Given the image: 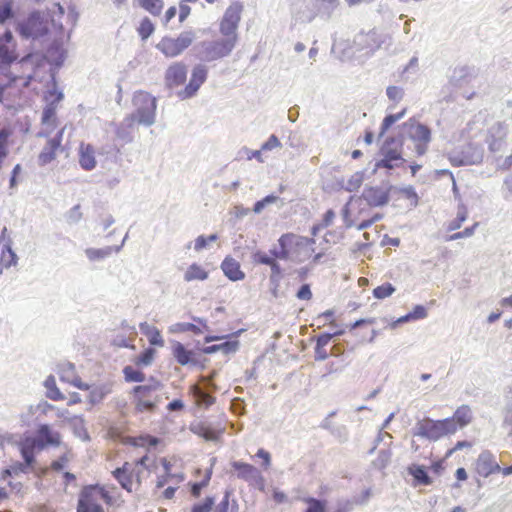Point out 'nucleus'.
Listing matches in <instances>:
<instances>
[{
    "instance_id": "obj_1",
    "label": "nucleus",
    "mask_w": 512,
    "mask_h": 512,
    "mask_svg": "<svg viewBox=\"0 0 512 512\" xmlns=\"http://www.w3.org/2000/svg\"><path fill=\"white\" fill-rule=\"evenodd\" d=\"M242 11L243 5L240 2H233L226 9L219 24V30L223 37L210 42L205 47L206 60H218L228 56L233 51L238 40L237 29Z\"/></svg>"
},
{
    "instance_id": "obj_2",
    "label": "nucleus",
    "mask_w": 512,
    "mask_h": 512,
    "mask_svg": "<svg viewBox=\"0 0 512 512\" xmlns=\"http://www.w3.org/2000/svg\"><path fill=\"white\" fill-rule=\"evenodd\" d=\"M99 500L109 507H119L124 503L121 492L115 485L89 484L84 485L79 492L76 512H106Z\"/></svg>"
},
{
    "instance_id": "obj_3",
    "label": "nucleus",
    "mask_w": 512,
    "mask_h": 512,
    "mask_svg": "<svg viewBox=\"0 0 512 512\" xmlns=\"http://www.w3.org/2000/svg\"><path fill=\"white\" fill-rule=\"evenodd\" d=\"M280 251L278 258L286 259L293 252L304 260L317 262L326 253L327 247L316 244L314 238L297 236L295 234H284L279 239Z\"/></svg>"
},
{
    "instance_id": "obj_4",
    "label": "nucleus",
    "mask_w": 512,
    "mask_h": 512,
    "mask_svg": "<svg viewBox=\"0 0 512 512\" xmlns=\"http://www.w3.org/2000/svg\"><path fill=\"white\" fill-rule=\"evenodd\" d=\"M161 388V382L154 378H151L149 384L135 386L130 392L135 410L138 412L154 411L160 402L158 391Z\"/></svg>"
},
{
    "instance_id": "obj_5",
    "label": "nucleus",
    "mask_w": 512,
    "mask_h": 512,
    "mask_svg": "<svg viewBox=\"0 0 512 512\" xmlns=\"http://www.w3.org/2000/svg\"><path fill=\"white\" fill-rule=\"evenodd\" d=\"M455 433L450 419L433 420L425 417L416 423L414 435L428 440L436 441Z\"/></svg>"
},
{
    "instance_id": "obj_6",
    "label": "nucleus",
    "mask_w": 512,
    "mask_h": 512,
    "mask_svg": "<svg viewBox=\"0 0 512 512\" xmlns=\"http://www.w3.org/2000/svg\"><path fill=\"white\" fill-rule=\"evenodd\" d=\"M135 112L132 119L139 124L150 125L154 121L156 110V99L146 91H137L133 95Z\"/></svg>"
},
{
    "instance_id": "obj_7",
    "label": "nucleus",
    "mask_w": 512,
    "mask_h": 512,
    "mask_svg": "<svg viewBox=\"0 0 512 512\" xmlns=\"http://www.w3.org/2000/svg\"><path fill=\"white\" fill-rule=\"evenodd\" d=\"M112 476L128 493L136 492L141 487V470L131 462L126 461L121 467L114 469Z\"/></svg>"
},
{
    "instance_id": "obj_8",
    "label": "nucleus",
    "mask_w": 512,
    "mask_h": 512,
    "mask_svg": "<svg viewBox=\"0 0 512 512\" xmlns=\"http://www.w3.org/2000/svg\"><path fill=\"white\" fill-rule=\"evenodd\" d=\"M17 31L24 38L37 39L48 34L49 22L39 12H33L18 23Z\"/></svg>"
},
{
    "instance_id": "obj_9",
    "label": "nucleus",
    "mask_w": 512,
    "mask_h": 512,
    "mask_svg": "<svg viewBox=\"0 0 512 512\" xmlns=\"http://www.w3.org/2000/svg\"><path fill=\"white\" fill-rule=\"evenodd\" d=\"M194 39V33L186 31L179 34L177 38L163 37L156 45V48L166 57L174 58L186 50L193 43Z\"/></svg>"
},
{
    "instance_id": "obj_10",
    "label": "nucleus",
    "mask_w": 512,
    "mask_h": 512,
    "mask_svg": "<svg viewBox=\"0 0 512 512\" xmlns=\"http://www.w3.org/2000/svg\"><path fill=\"white\" fill-rule=\"evenodd\" d=\"M18 59L17 43L10 30H6L0 36V63L11 65Z\"/></svg>"
},
{
    "instance_id": "obj_11",
    "label": "nucleus",
    "mask_w": 512,
    "mask_h": 512,
    "mask_svg": "<svg viewBox=\"0 0 512 512\" xmlns=\"http://www.w3.org/2000/svg\"><path fill=\"white\" fill-rule=\"evenodd\" d=\"M64 128L58 130L54 137L47 140L46 145L38 155V163L41 166H45L56 159L58 151L62 147Z\"/></svg>"
},
{
    "instance_id": "obj_12",
    "label": "nucleus",
    "mask_w": 512,
    "mask_h": 512,
    "mask_svg": "<svg viewBox=\"0 0 512 512\" xmlns=\"http://www.w3.org/2000/svg\"><path fill=\"white\" fill-rule=\"evenodd\" d=\"M208 71L205 66L197 65L193 68L189 83L179 92L181 99H187L196 94L201 85L207 79Z\"/></svg>"
},
{
    "instance_id": "obj_13",
    "label": "nucleus",
    "mask_w": 512,
    "mask_h": 512,
    "mask_svg": "<svg viewBox=\"0 0 512 512\" xmlns=\"http://www.w3.org/2000/svg\"><path fill=\"white\" fill-rule=\"evenodd\" d=\"M476 471L483 477H488L491 474L501 470L500 465L496 461L495 456L488 450L480 453L476 460Z\"/></svg>"
},
{
    "instance_id": "obj_14",
    "label": "nucleus",
    "mask_w": 512,
    "mask_h": 512,
    "mask_svg": "<svg viewBox=\"0 0 512 512\" xmlns=\"http://www.w3.org/2000/svg\"><path fill=\"white\" fill-rule=\"evenodd\" d=\"M187 68L181 62L171 64L165 72V83L167 87H178L186 81Z\"/></svg>"
},
{
    "instance_id": "obj_15",
    "label": "nucleus",
    "mask_w": 512,
    "mask_h": 512,
    "mask_svg": "<svg viewBox=\"0 0 512 512\" xmlns=\"http://www.w3.org/2000/svg\"><path fill=\"white\" fill-rule=\"evenodd\" d=\"M383 158L375 163L374 170L377 171L381 168L394 169L403 164L404 159L402 158L401 151L397 148L386 149L385 147L381 150Z\"/></svg>"
},
{
    "instance_id": "obj_16",
    "label": "nucleus",
    "mask_w": 512,
    "mask_h": 512,
    "mask_svg": "<svg viewBox=\"0 0 512 512\" xmlns=\"http://www.w3.org/2000/svg\"><path fill=\"white\" fill-rule=\"evenodd\" d=\"M411 139L416 142V149L419 155L425 153L427 145L431 140L430 129L423 124H416L411 127Z\"/></svg>"
},
{
    "instance_id": "obj_17",
    "label": "nucleus",
    "mask_w": 512,
    "mask_h": 512,
    "mask_svg": "<svg viewBox=\"0 0 512 512\" xmlns=\"http://www.w3.org/2000/svg\"><path fill=\"white\" fill-rule=\"evenodd\" d=\"M36 444L39 448L47 445L59 446L61 443V436L58 432L52 431L48 425H41L37 431Z\"/></svg>"
},
{
    "instance_id": "obj_18",
    "label": "nucleus",
    "mask_w": 512,
    "mask_h": 512,
    "mask_svg": "<svg viewBox=\"0 0 512 512\" xmlns=\"http://www.w3.org/2000/svg\"><path fill=\"white\" fill-rule=\"evenodd\" d=\"M41 123L46 126V128L39 132L38 136L48 138L58 124L56 106L53 103L44 108Z\"/></svg>"
},
{
    "instance_id": "obj_19",
    "label": "nucleus",
    "mask_w": 512,
    "mask_h": 512,
    "mask_svg": "<svg viewBox=\"0 0 512 512\" xmlns=\"http://www.w3.org/2000/svg\"><path fill=\"white\" fill-rule=\"evenodd\" d=\"M95 148L88 143H80L79 145V164L86 171L93 170L96 167Z\"/></svg>"
},
{
    "instance_id": "obj_20",
    "label": "nucleus",
    "mask_w": 512,
    "mask_h": 512,
    "mask_svg": "<svg viewBox=\"0 0 512 512\" xmlns=\"http://www.w3.org/2000/svg\"><path fill=\"white\" fill-rule=\"evenodd\" d=\"M221 269L224 275L231 281H240L245 278V273L241 270L240 263L233 257H225L221 263Z\"/></svg>"
},
{
    "instance_id": "obj_21",
    "label": "nucleus",
    "mask_w": 512,
    "mask_h": 512,
    "mask_svg": "<svg viewBox=\"0 0 512 512\" xmlns=\"http://www.w3.org/2000/svg\"><path fill=\"white\" fill-rule=\"evenodd\" d=\"M365 201L371 206H382L389 200V194L380 187H368L362 194Z\"/></svg>"
},
{
    "instance_id": "obj_22",
    "label": "nucleus",
    "mask_w": 512,
    "mask_h": 512,
    "mask_svg": "<svg viewBox=\"0 0 512 512\" xmlns=\"http://www.w3.org/2000/svg\"><path fill=\"white\" fill-rule=\"evenodd\" d=\"M448 419L451 420V424L455 428L456 432L458 428H463L472 421L471 409L468 405H462L458 407L453 416Z\"/></svg>"
},
{
    "instance_id": "obj_23",
    "label": "nucleus",
    "mask_w": 512,
    "mask_h": 512,
    "mask_svg": "<svg viewBox=\"0 0 512 512\" xmlns=\"http://www.w3.org/2000/svg\"><path fill=\"white\" fill-rule=\"evenodd\" d=\"M140 331L143 335H145L152 346L163 347L164 339L161 335L160 330L147 322H142L139 324Z\"/></svg>"
},
{
    "instance_id": "obj_24",
    "label": "nucleus",
    "mask_w": 512,
    "mask_h": 512,
    "mask_svg": "<svg viewBox=\"0 0 512 512\" xmlns=\"http://www.w3.org/2000/svg\"><path fill=\"white\" fill-rule=\"evenodd\" d=\"M198 324L195 325L193 323H177L173 329L174 332H192L196 335L203 333L204 331H208L209 327L207 325V321L202 318L194 319Z\"/></svg>"
},
{
    "instance_id": "obj_25",
    "label": "nucleus",
    "mask_w": 512,
    "mask_h": 512,
    "mask_svg": "<svg viewBox=\"0 0 512 512\" xmlns=\"http://www.w3.org/2000/svg\"><path fill=\"white\" fill-rule=\"evenodd\" d=\"M172 354L177 363L182 366H185L193 361V351L186 349V347L180 342L173 343Z\"/></svg>"
},
{
    "instance_id": "obj_26",
    "label": "nucleus",
    "mask_w": 512,
    "mask_h": 512,
    "mask_svg": "<svg viewBox=\"0 0 512 512\" xmlns=\"http://www.w3.org/2000/svg\"><path fill=\"white\" fill-rule=\"evenodd\" d=\"M190 393L194 398L195 404L200 407L208 408L215 402V398L203 391L198 385L190 387Z\"/></svg>"
},
{
    "instance_id": "obj_27",
    "label": "nucleus",
    "mask_w": 512,
    "mask_h": 512,
    "mask_svg": "<svg viewBox=\"0 0 512 512\" xmlns=\"http://www.w3.org/2000/svg\"><path fill=\"white\" fill-rule=\"evenodd\" d=\"M38 447L36 440L33 438H26L20 443V452L24 459V462L32 467L35 462V448Z\"/></svg>"
},
{
    "instance_id": "obj_28",
    "label": "nucleus",
    "mask_w": 512,
    "mask_h": 512,
    "mask_svg": "<svg viewBox=\"0 0 512 512\" xmlns=\"http://www.w3.org/2000/svg\"><path fill=\"white\" fill-rule=\"evenodd\" d=\"M232 467L237 472V476L241 479L248 480L259 474L257 468L249 463L236 461L232 463Z\"/></svg>"
},
{
    "instance_id": "obj_29",
    "label": "nucleus",
    "mask_w": 512,
    "mask_h": 512,
    "mask_svg": "<svg viewBox=\"0 0 512 512\" xmlns=\"http://www.w3.org/2000/svg\"><path fill=\"white\" fill-rule=\"evenodd\" d=\"M208 278V272L199 264L193 263L191 264L185 274H184V280L187 282H191L194 280H206Z\"/></svg>"
},
{
    "instance_id": "obj_30",
    "label": "nucleus",
    "mask_w": 512,
    "mask_h": 512,
    "mask_svg": "<svg viewBox=\"0 0 512 512\" xmlns=\"http://www.w3.org/2000/svg\"><path fill=\"white\" fill-rule=\"evenodd\" d=\"M239 347V341H226L221 344H215L211 346H207L203 349L205 354H212L218 351H223L226 354L236 352Z\"/></svg>"
},
{
    "instance_id": "obj_31",
    "label": "nucleus",
    "mask_w": 512,
    "mask_h": 512,
    "mask_svg": "<svg viewBox=\"0 0 512 512\" xmlns=\"http://www.w3.org/2000/svg\"><path fill=\"white\" fill-rule=\"evenodd\" d=\"M17 257L12 249L8 246L2 248L0 253V274L4 269L16 264Z\"/></svg>"
},
{
    "instance_id": "obj_32",
    "label": "nucleus",
    "mask_w": 512,
    "mask_h": 512,
    "mask_svg": "<svg viewBox=\"0 0 512 512\" xmlns=\"http://www.w3.org/2000/svg\"><path fill=\"white\" fill-rule=\"evenodd\" d=\"M159 443V438L149 434L133 437L130 440V444L136 447H154L157 446Z\"/></svg>"
},
{
    "instance_id": "obj_33",
    "label": "nucleus",
    "mask_w": 512,
    "mask_h": 512,
    "mask_svg": "<svg viewBox=\"0 0 512 512\" xmlns=\"http://www.w3.org/2000/svg\"><path fill=\"white\" fill-rule=\"evenodd\" d=\"M409 473L414 477L417 484L430 485L432 483L431 478L426 473L422 466L413 465L408 468Z\"/></svg>"
},
{
    "instance_id": "obj_34",
    "label": "nucleus",
    "mask_w": 512,
    "mask_h": 512,
    "mask_svg": "<svg viewBox=\"0 0 512 512\" xmlns=\"http://www.w3.org/2000/svg\"><path fill=\"white\" fill-rule=\"evenodd\" d=\"M44 385L47 389V397L54 401H59L65 399L64 395L60 392V390L56 386V380L54 376H49L44 382Z\"/></svg>"
},
{
    "instance_id": "obj_35",
    "label": "nucleus",
    "mask_w": 512,
    "mask_h": 512,
    "mask_svg": "<svg viewBox=\"0 0 512 512\" xmlns=\"http://www.w3.org/2000/svg\"><path fill=\"white\" fill-rule=\"evenodd\" d=\"M307 508L304 512H327V502L314 497H307L303 500Z\"/></svg>"
},
{
    "instance_id": "obj_36",
    "label": "nucleus",
    "mask_w": 512,
    "mask_h": 512,
    "mask_svg": "<svg viewBox=\"0 0 512 512\" xmlns=\"http://www.w3.org/2000/svg\"><path fill=\"white\" fill-rule=\"evenodd\" d=\"M364 181V172L357 171L352 174L344 184V188L349 192L357 191Z\"/></svg>"
},
{
    "instance_id": "obj_37",
    "label": "nucleus",
    "mask_w": 512,
    "mask_h": 512,
    "mask_svg": "<svg viewBox=\"0 0 512 512\" xmlns=\"http://www.w3.org/2000/svg\"><path fill=\"white\" fill-rule=\"evenodd\" d=\"M335 218H336L335 212L331 209L327 210L325 212V214L323 215L322 220L318 224H315L312 227V231H311L312 235L316 236V234L319 230L331 226L334 223Z\"/></svg>"
},
{
    "instance_id": "obj_38",
    "label": "nucleus",
    "mask_w": 512,
    "mask_h": 512,
    "mask_svg": "<svg viewBox=\"0 0 512 512\" xmlns=\"http://www.w3.org/2000/svg\"><path fill=\"white\" fill-rule=\"evenodd\" d=\"M123 374L126 382H143L145 380V374L132 366L124 367Z\"/></svg>"
},
{
    "instance_id": "obj_39",
    "label": "nucleus",
    "mask_w": 512,
    "mask_h": 512,
    "mask_svg": "<svg viewBox=\"0 0 512 512\" xmlns=\"http://www.w3.org/2000/svg\"><path fill=\"white\" fill-rule=\"evenodd\" d=\"M405 113L406 109H403L397 114L387 115L381 124L379 136L382 137L395 122L400 120L405 115Z\"/></svg>"
},
{
    "instance_id": "obj_40",
    "label": "nucleus",
    "mask_w": 512,
    "mask_h": 512,
    "mask_svg": "<svg viewBox=\"0 0 512 512\" xmlns=\"http://www.w3.org/2000/svg\"><path fill=\"white\" fill-rule=\"evenodd\" d=\"M140 6L153 15H159L163 9L162 0H138Z\"/></svg>"
},
{
    "instance_id": "obj_41",
    "label": "nucleus",
    "mask_w": 512,
    "mask_h": 512,
    "mask_svg": "<svg viewBox=\"0 0 512 512\" xmlns=\"http://www.w3.org/2000/svg\"><path fill=\"white\" fill-rule=\"evenodd\" d=\"M155 354L153 348H147L135 358L134 363L137 366H148L153 362Z\"/></svg>"
},
{
    "instance_id": "obj_42",
    "label": "nucleus",
    "mask_w": 512,
    "mask_h": 512,
    "mask_svg": "<svg viewBox=\"0 0 512 512\" xmlns=\"http://www.w3.org/2000/svg\"><path fill=\"white\" fill-rule=\"evenodd\" d=\"M155 27L149 18H144L139 27L137 28V32L142 40L148 39L154 32Z\"/></svg>"
},
{
    "instance_id": "obj_43",
    "label": "nucleus",
    "mask_w": 512,
    "mask_h": 512,
    "mask_svg": "<svg viewBox=\"0 0 512 512\" xmlns=\"http://www.w3.org/2000/svg\"><path fill=\"white\" fill-rule=\"evenodd\" d=\"M395 287L391 283H384L373 289V296L376 299H385L390 297L395 292Z\"/></svg>"
},
{
    "instance_id": "obj_44",
    "label": "nucleus",
    "mask_w": 512,
    "mask_h": 512,
    "mask_svg": "<svg viewBox=\"0 0 512 512\" xmlns=\"http://www.w3.org/2000/svg\"><path fill=\"white\" fill-rule=\"evenodd\" d=\"M111 252H112V249L110 247H107L104 249L89 248V249H86V251H85L86 256L91 261L102 260V259L108 257L111 254Z\"/></svg>"
},
{
    "instance_id": "obj_45",
    "label": "nucleus",
    "mask_w": 512,
    "mask_h": 512,
    "mask_svg": "<svg viewBox=\"0 0 512 512\" xmlns=\"http://www.w3.org/2000/svg\"><path fill=\"white\" fill-rule=\"evenodd\" d=\"M73 453L69 449L62 456H60L57 460L51 463V469L54 471H61L64 467L72 460Z\"/></svg>"
},
{
    "instance_id": "obj_46",
    "label": "nucleus",
    "mask_w": 512,
    "mask_h": 512,
    "mask_svg": "<svg viewBox=\"0 0 512 512\" xmlns=\"http://www.w3.org/2000/svg\"><path fill=\"white\" fill-rule=\"evenodd\" d=\"M210 479H211V473L209 472L205 475V477L202 481L192 483L190 485L191 486V489H190L191 495L194 498H198L201 494L202 489L205 488L209 484Z\"/></svg>"
},
{
    "instance_id": "obj_47",
    "label": "nucleus",
    "mask_w": 512,
    "mask_h": 512,
    "mask_svg": "<svg viewBox=\"0 0 512 512\" xmlns=\"http://www.w3.org/2000/svg\"><path fill=\"white\" fill-rule=\"evenodd\" d=\"M214 505L213 497H206L203 502L195 503L190 512H211Z\"/></svg>"
},
{
    "instance_id": "obj_48",
    "label": "nucleus",
    "mask_w": 512,
    "mask_h": 512,
    "mask_svg": "<svg viewBox=\"0 0 512 512\" xmlns=\"http://www.w3.org/2000/svg\"><path fill=\"white\" fill-rule=\"evenodd\" d=\"M466 219H467V211H466V208L462 207L459 209L456 218L453 219L449 223L448 230L453 231V230L459 229Z\"/></svg>"
},
{
    "instance_id": "obj_49",
    "label": "nucleus",
    "mask_w": 512,
    "mask_h": 512,
    "mask_svg": "<svg viewBox=\"0 0 512 512\" xmlns=\"http://www.w3.org/2000/svg\"><path fill=\"white\" fill-rule=\"evenodd\" d=\"M277 254L278 253L275 252L274 256H270L264 252L258 251L253 254V261L256 264L270 265V264H273V261L275 260V257H277L276 256Z\"/></svg>"
},
{
    "instance_id": "obj_50",
    "label": "nucleus",
    "mask_w": 512,
    "mask_h": 512,
    "mask_svg": "<svg viewBox=\"0 0 512 512\" xmlns=\"http://www.w3.org/2000/svg\"><path fill=\"white\" fill-rule=\"evenodd\" d=\"M217 235L216 234H212L208 237L206 236H203V235H200L196 238L195 240V245H194V249L196 251H201L202 249H204L209 242H214L217 240Z\"/></svg>"
},
{
    "instance_id": "obj_51",
    "label": "nucleus",
    "mask_w": 512,
    "mask_h": 512,
    "mask_svg": "<svg viewBox=\"0 0 512 512\" xmlns=\"http://www.w3.org/2000/svg\"><path fill=\"white\" fill-rule=\"evenodd\" d=\"M11 135L12 130L10 128L0 129V151L6 152L8 154V144Z\"/></svg>"
},
{
    "instance_id": "obj_52",
    "label": "nucleus",
    "mask_w": 512,
    "mask_h": 512,
    "mask_svg": "<svg viewBox=\"0 0 512 512\" xmlns=\"http://www.w3.org/2000/svg\"><path fill=\"white\" fill-rule=\"evenodd\" d=\"M12 16L13 12L11 3L7 2L4 5L0 6V24L5 23Z\"/></svg>"
},
{
    "instance_id": "obj_53",
    "label": "nucleus",
    "mask_w": 512,
    "mask_h": 512,
    "mask_svg": "<svg viewBox=\"0 0 512 512\" xmlns=\"http://www.w3.org/2000/svg\"><path fill=\"white\" fill-rule=\"evenodd\" d=\"M387 96L392 101H399L402 99L403 90L397 86H389L386 90Z\"/></svg>"
},
{
    "instance_id": "obj_54",
    "label": "nucleus",
    "mask_w": 512,
    "mask_h": 512,
    "mask_svg": "<svg viewBox=\"0 0 512 512\" xmlns=\"http://www.w3.org/2000/svg\"><path fill=\"white\" fill-rule=\"evenodd\" d=\"M478 226V223H475L474 225H472L471 227H467L465 228L463 231L461 232H457V233H454L452 234L450 237H449V240H456V239H460V238H465V237H470L471 235H473L474 233V230L475 228Z\"/></svg>"
},
{
    "instance_id": "obj_55",
    "label": "nucleus",
    "mask_w": 512,
    "mask_h": 512,
    "mask_svg": "<svg viewBox=\"0 0 512 512\" xmlns=\"http://www.w3.org/2000/svg\"><path fill=\"white\" fill-rule=\"evenodd\" d=\"M256 456L262 459V467L263 469L267 470L271 465L270 453L261 448L257 451Z\"/></svg>"
},
{
    "instance_id": "obj_56",
    "label": "nucleus",
    "mask_w": 512,
    "mask_h": 512,
    "mask_svg": "<svg viewBox=\"0 0 512 512\" xmlns=\"http://www.w3.org/2000/svg\"><path fill=\"white\" fill-rule=\"evenodd\" d=\"M281 145L279 139L275 135H271L268 140L261 146V150H272Z\"/></svg>"
},
{
    "instance_id": "obj_57",
    "label": "nucleus",
    "mask_w": 512,
    "mask_h": 512,
    "mask_svg": "<svg viewBox=\"0 0 512 512\" xmlns=\"http://www.w3.org/2000/svg\"><path fill=\"white\" fill-rule=\"evenodd\" d=\"M375 323H376V319L375 318L360 319V320H357L356 322H354L350 326V331H355L358 328L363 327V326H371V325H373Z\"/></svg>"
},
{
    "instance_id": "obj_58",
    "label": "nucleus",
    "mask_w": 512,
    "mask_h": 512,
    "mask_svg": "<svg viewBox=\"0 0 512 512\" xmlns=\"http://www.w3.org/2000/svg\"><path fill=\"white\" fill-rule=\"evenodd\" d=\"M297 298L300 300H310L312 298V292L308 284H304L297 292Z\"/></svg>"
},
{
    "instance_id": "obj_59",
    "label": "nucleus",
    "mask_w": 512,
    "mask_h": 512,
    "mask_svg": "<svg viewBox=\"0 0 512 512\" xmlns=\"http://www.w3.org/2000/svg\"><path fill=\"white\" fill-rule=\"evenodd\" d=\"M271 267V281L277 283L281 276V268L276 260L273 261V264L269 265Z\"/></svg>"
},
{
    "instance_id": "obj_60",
    "label": "nucleus",
    "mask_w": 512,
    "mask_h": 512,
    "mask_svg": "<svg viewBox=\"0 0 512 512\" xmlns=\"http://www.w3.org/2000/svg\"><path fill=\"white\" fill-rule=\"evenodd\" d=\"M472 446V444L468 441H458L455 446L453 448H451L446 456L449 457L451 456L454 452H456L457 450H460L462 448H470Z\"/></svg>"
},
{
    "instance_id": "obj_61",
    "label": "nucleus",
    "mask_w": 512,
    "mask_h": 512,
    "mask_svg": "<svg viewBox=\"0 0 512 512\" xmlns=\"http://www.w3.org/2000/svg\"><path fill=\"white\" fill-rule=\"evenodd\" d=\"M272 497L278 504L286 503L288 501V497L283 491L274 490Z\"/></svg>"
},
{
    "instance_id": "obj_62",
    "label": "nucleus",
    "mask_w": 512,
    "mask_h": 512,
    "mask_svg": "<svg viewBox=\"0 0 512 512\" xmlns=\"http://www.w3.org/2000/svg\"><path fill=\"white\" fill-rule=\"evenodd\" d=\"M31 468L27 463H15L11 466V469L13 470L14 474H18L20 472L26 473L28 469Z\"/></svg>"
},
{
    "instance_id": "obj_63",
    "label": "nucleus",
    "mask_w": 512,
    "mask_h": 512,
    "mask_svg": "<svg viewBox=\"0 0 512 512\" xmlns=\"http://www.w3.org/2000/svg\"><path fill=\"white\" fill-rule=\"evenodd\" d=\"M183 407H184L183 402L180 399H176L168 404L167 409L170 411H177V410H182Z\"/></svg>"
},
{
    "instance_id": "obj_64",
    "label": "nucleus",
    "mask_w": 512,
    "mask_h": 512,
    "mask_svg": "<svg viewBox=\"0 0 512 512\" xmlns=\"http://www.w3.org/2000/svg\"><path fill=\"white\" fill-rule=\"evenodd\" d=\"M228 508H229V499H228V495H226L224 497V499L218 505L216 512H228Z\"/></svg>"
}]
</instances>
